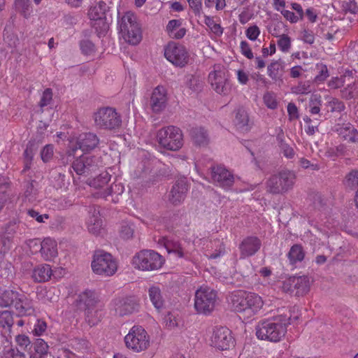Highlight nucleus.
<instances>
[{
	"mask_svg": "<svg viewBox=\"0 0 358 358\" xmlns=\"http://www.w3.org/2000/svg\"><path fill=\"white\" fill-rule=\"evenodd\" d=\"M217 294L212 289L201 287L196 290L194 299V308L198 313L208 315L215 308Z\"/></svg>",
	"mask_w": 358,
	"mask_h": 358,
	"instance_id": "10",
	"label": "nucleus"
},
{
	"mask_svg": "<svg viewBox=\"0 0 358 358\" xmlns=\"http://www.w3.org/2000/svg\"><path fill=\"white\" fill-rule=\"evenodd\" d=\"M164 246L169 253H173L178 257L189 259V254L185 252L181 244L176 241L173 240H166L164 242Z\"/></svg>",
	"mask_w": 358,
	"mask_h": 358,
	"instance_id": "29",
	"label": "nucleus"
},
{
	"mask_svg": "<svg viewBox=\"0 0 358 358\" xmlns=\"http://www.w3.org/2000/svg\"><path fill=\"white\" fill-rule=\"evenodd\" d=\"M346 185L355 188L358 187V171H351L345 177Z\"/></svg>",
	"mask_w": 358,
	"mask_h": 358,
	"instance_id": "51",
	"label": "nucleus"
},
{
	"mask_svg": "<svg viewBox=\"0 0 358 358\" xmlns=\"http://www.w3.org/2000/svg\"><path fill=\"white\" fill-rule=\"evenodd\" d=\"M150 299L157 309H160L164 306V299L160 289L157 286H152L148 290Z\"/></svg>",
	"mask_w": 358,
	"mask_h": 358,
	"instance_id": "34",
	"label": "nucleus"
},
{
	"mask_svg": "<svg viewBox=\"0 0 358 358\" xmlns=\"http://www.w3.org/2000/svg\"><path fill=\"white\" fill-rule=\"evenodd\" d=\"M295 180L296 175L293 171L283 170L269 178L266 190L273 194H283L293 187Z\"/></svg>",
	"mask_w": 358,
	"mask_h": 358,
	"instance_id": "7",
	"label": "nucleus"
},
{
	"mask_svg": "<svg viewBox=\"0 0 358 358\" xmlns=\"http://www.w3.org/2000/svg\"><path fill=\"white\" fill-rule=\"evenodd\" d=\"M347 146L343 144L338 146L330 147L327 148L325 155L328 157H338L346 155L348 153Z\"/></svg>",
	"mask_w": 358,
	"mask_h": 358,
	"instance_id": "43",
	"label": "nucleus"
},
{
	"mask_svg": "<svg viewBox=\"0 0 358 358\" xmlns=\"http://www.w3.org/2000/svg\"><path fill=\"white\" fill-rule=\"evenodd\" d=\"M284 62L279 60L273 61L267 66V73L268 76L275 82L282 80L284 72Z\"/></svg>",
	"mask_w": 358,
	"mask_h": 358,
	"instance_id": "28",
	"label": "nucleus"
},
{
	"mask_svg": "<svg viewBox=\"0 0 358 358\" xmlns=\"http://www.w3.org/2000/svg\"><path fill=\"white\" fill-rule=\"evenodd\" d=\"M99 143V138L96 134L92 132H85L79 134L76 138L75 145H73L71 150H69L70 156L73 155L78 149L87 152L95 149Z\"/></svg>",
	"mask_w": 358,
	"mask_h": 358,
	"instance_id": "17",
	"label": "nucleus"
},
{
	"mask_svg": "<svg viewBox=\"0 0 358 358\" xmlns=\"http://www.w3.org/2000/svg\"><path fill=\"white\" fill-rule=\"evenodd\" d=\"M52 275L50 265L41 264L36 266L32 271V278L35 282H44L48 281Z\"/></svg>",
	"mask_w": 358,
	"mask_h": 358,
	"instance_id": "26",
	"label": "nucleus"
},
{
	"mask_svg": "<svg viewBox=\"0 0 358 358\" xmlns=\"http://www.w3.org/2000/svg\"><path fill=\"white\" fill-rule=\"evenodd\" d=\"M134 234V224L127 222H123L120 229V236L124 240L133 238Z\"/></svg>",
	"mask_w": 358,
	"mask_h": 358,
	"instance_id": "44",
	"label": "nucleus"
},
{
	"mask_svg": "<svg viewBox=\"0 0 358 358\" xmlns=\"http://www.w3.org/2000/svg\"><path fill=\"white\" fill-rule=\"evenodd\" d=\"M262 241L257 236H248L244 238L239 245L240 257L242 259L251 257L260 249Z\"/></svg>",
	"mask_w": 358,
	"mask_h": 358,
	"instance_id": "21",
	"label": "nucleus"
},
{
	"mask_svg": "<svg viewBox=\"0 0 358 358\" xmlns=\"http://www.w3.org/2000/svg\"><path fill=\"white\" fill-rule=\"evenodd\" d=\"M245 34L250 40L255 41L260 34V29L257 25H252L246 29Z\"/></svg>",
	"mask_w": 358,
	"mask_h": 358,
	"instance_id": "61",
	"label": "nucleus"
},
{
	"mask_svg": "<svg viewBox=\"0 0 358 358\" xmlns=\"http://www.w3.org/2000/svg\"><path fill=\"white\" fill-rule=\"evenodd\" d=\"M38 148L39 145L35 141H29L27 144V147L23 153L24 168L22 171V173H25L31 169L34 157L37 152Z\"/></svg>",
	"mask_w": 358,
	"mask_h": 358,
	"instance_id": "24",
	"label": "nucleus"
},
{
	"mask_svg": "<svg viewBox=\"0 0 358 358\" xmlns=\"http://www.w3.org/2000/svg\"><path fill=\"white\" fill-rule=\"evenodd\" d=\"M34 180L27 181L24 185V196L29 201H33L36 199L37 189L34 187Z\"/></svg>",
	"mask_w": 358,
	"mask_h": 358,
	"instance_id": "45",
	"label": "nucleus"
},
{
	"mask_svg": "<svg viewBox=\"0 0 358 358\" xmlns=\"http://www.w3.org/2000/svg\"><path fill=\"white\" fill-rule=\"evenodd\" d=\"M124 191V187L122 183H113L110 187L104 189L101 192V196L107 198L109 196H113L115 195L116 196L121 195Z\"/></svg>",
	"mask_w": 358,
	"mask_h": 358,
	"instance_id": "38",
	"label": "nucleus"
},
{
	"mask_svg": "<svg viewBox=\"0 0 358 358\" xmlns=\"http://www.w3.org/2000/svg\"><path fill=\"white\" fill-rule=\"evenodd\" d=\"M32 245L40 248L41 256L45 261H51L57 256V242L50 238H46L41 242L38 239L31 240L30 246Z\"/></svg>",
	"mask_w": 358,
	"mask_h": 358,
	"instance_id": "19",
	"label": "nucleus"
},
{
	"mask_svg": "<svg viewBox=\"0 0 358 358\" xmlns=\"http://www.w3.org/2000/svg\"><path fill=\"white\" fill-rule=\"evenodd\" d=\"M328 106L331 112H341L345 109V105L343 101L338 99H332L328 102Z\"/></svg>",
	"mask_w": 358,
	"mask_h": 358,
	"instance_id": "57",
	"label": "nucleus"
},
{
	"mask_svg": "<svg viewBox=\"0 0 358 358\" xmlns=\"http://www.w3.org/2000/svg\"><path fill=\"white\" fill-rule=\"evenodd\" d=\"M80 48L82 52L85 55H90L95 51L94 43L89 40L81 41Z\"/></svg>",
	"mask_w": 358,
	"mask_h": 358,
	"instance_id": "60",
	"label": "nucleus"
},
{
	"mask_svg": "<svg viewBox=\"0 0 358 358\" xmlns=\"http://www.w3.org/2000/svg\"><path fill=\"white\" fill-rule=\"evenodd\" d=\"M15 6L17 10L25 18H28L30 16L31 10L29 0H15Z\"/></svg>",
	"mask_w": 358,
	"mask_h": 358,
	"instance_id": "40",
	"label": "nucleus"
},
{
	"mask_svg": "<svg viewBox=\"0 0 358 358\" xmlns=\"http://www.w3.org/2000/svg\"><path fill=\"white\" fill-rule=\"evenodd\" d=\"M316 68L318 70V74L315 77L314 80L318 83L324 82L329 76L327 66L323 64H317Z\"/></svg>",
	"mask_w": 358,
	"mask_h": 358,
	"instance_id": "48",
	"label": "nucleus"
},
{
	"mask_svg": "<svg viewBox=\"0 0 358 358\" xmlns=\"http://www.w3.org/2000/svg\"><path fill=\"white\" fill-rule=\"evenodd\" d=\"M118 29L121 37L131 45L138 44L142 38L141 30L134 13L127 11L118 18Z\"/></svg>",
	"mask_w": 358,
	"mask_h": 358,
	"instance_id": "4",
	"label": "nucleus"
},
{
	"mask_svg": "<svg viewBox=\"0 0 358 358\" xmlns=\"http://www.w3.org/2000/svg\"><path fill=\"white\" fill-rule=\"evenodd\" d=\"M52 90L50 88L45 89L41 96L38 106L41 108L50 105L52 101Z\"/></svg>",
	"mask_w": 358,
	"mask_h": 358,
	"instance_id": "50",
	"label": "nucleus"
},
{
	"mask_svg": "<svg viewBox=\"0 0 358 358\" xmlns=\"http://www.w3.org/2000/svg\"><path fill=\"white\" fill-rule=\"evenodd\" d=\"M216 243H217L218 248L215 249L213 252H208V253L206 254L208 259H217L223 255L225 252V248L223 243H220L219 241Z\"/></svg>",
	"mask_w": 358,
	"mask_h": 358,
	"instance_id": "59",
	"label": "nucleus"
},
{
	"mask_svg": "<svg viewBox=\"0 0 358 358\" xmlns=\"http://www.w3.org/2000/svg\"><path fill=\"white\" fill-rule=\"evenodd\" d=\"M14 324L13 312L3 310L0 312V327L6 329L8 334H11V329Z\"/></svg>",
	"mask_w": 358,
	"mask_h": 358,
	"instance_id": "32",
	"label": "nucleus"
},
{
	"mask_svg": "<svg viewBox=\"0 0 358 358\" xmlns=\"http://www.w3.org/2000/svg\"><path fill=\"white\" fill-rule=\"evenodd\" d=\"M108 10L109 6L106 1L101 0L91 6L88 11L90 19L94 22L92 27L100 33L104 32L108 29V24L106 22V14Z\"/></svg>",
	"mask_w": 358,
	"mask_h": 358,
	"instance_id": "13",
	"label": "nucleus"
},
{
	"mask_svg": "<svg viewBox=\"0 0 358 358\" xmlns=\"http://www.w3.org/2000/svg\"><path fill=\"white\" fill-rule=\"evenodd\" d=\"M164 320L166 323V326L169 329H173L178 325V320L173 313H169L165 315Z\"/></svg>",
	"mask_w": 358,
	"mask_h": 358,
	"instance_id": "64",
	"label": "nucleus"
},
{
	"mask_svg": "<svg viewBox=\"0 0 358 358\" xmlns=\"http://www.w3.org/2000/svg\"><path fill=\"white\" fill-rule=\"evenodd\" d=\"M95 125L100 129H114L122 123L120 115L113 108L99 109L94 114Z\"/></svg>",
	"mask_w": 358,
	"mask_h": 358,
	"instance_id": "12",
	"label": "nucleus"
},
{
	"mask_svg": "<svg viewBox=\"0 0 358 358\" xmlns=\"http://www.w3.org/2000/svg\"><path fill=\"white\" fill-rule=\"evenodd\" d=\"M305 256L303 248L298 244L294 245L288 252V258L292 264L301 262Z\"/></svg>",
	"mask_w": 358,
	"mask_h": 358,
	"instance_id": "35",
	"label": "nucleus"
},
{
	"mask_svg": "<svg viewBox=\"0 0 358 358\" xmlns=\"http://www.w3.org/2000/svg\"><path fill=\"white\" fill-rule=\"evenodd\" d=\"M80 300L86 306L85 310V320L90 326L98 324L101 317V310L98 309L95 304L96 301L93 297V292L86 291L80 295Z\"/></svg>",
	"mask_w": 358,
	"mask_h": 358,
	"instance_id": "15",
	"label": "nucleus"
},
{
	"mask_svg": "<svg viewBox=\"0 0 358 358\" xmlns=\"http://www.w3.org/2000/svg\"><path fill=\"white\" fill-rule=\"evenodd\" d=\"M290 319L289 313H284L259 321L255 327L257 337L260 340L279 342L287 333Z\"/></svg>",
	"mask_w": 358,
	"mask_h": 358,
	"instance_id": "1",
	"label": "nucleus"
},
{
	"mask_svg": "<svg viewBox=\"0 0 358 358\" xmlns=\"http://www.w3.org/2000/svg\"><path fill=\"white\" fill-rule=\"evenodd\" d=\"M209 82L213 89L220 94L227 95L231 91L228 71L224 66H214L213 71L208 75Z\"/></svg>",
	"mask_w": 358,
	"mask_h": 358,
	"instance_id": "11",
	"label": "nucleus"
},
{
	"mask_svg": "<svg viewBox=\"0 0 358 358\" xmlns=\"http://www.w3.org/2000/svg\"><path fill=\"white\" fill-rule=\"evenodd\" d=\"M313 90L311 83L309 80L301 81L292 87V92L296 94H308Z\"/></svg>",
	"mask_w": 358,
	"mask_h": 358,
	"instance_id": "42",
	"label": "nucleus"
},
{
	"mask_svg": "<svg viewBox=\"0 0 358 358\" xmlns=\"http://www.w3.org/2000/svg\"><path fill=\"white\" fill-rule=\"evenodd\" d=\"M210 345L219 350H228L234 345L231 331L223 327L215 328L210 337Z\"/></svg>",
	"mask_w": 358,
	"mask_h": 358,
	"instance_id": "16",
	"label": "nucleus"
},
{
	"mask_svg": "<svg viewBox=\"0 0 358 358\" xmlns=\"http://www.w3.org/2000/svg\"><path fill=\"white\" fill-rule=\"evenodd\" d=\"M249 117L247 112L243 108L236 110L235 123L238 129L242 131L248 130Z\"/></svg>",
	"mask_w": 358,
	"mask_h": 358,
	"instance_id": "33",
	"label": "nucleus"
},
{
	"mask_svg": "<svg viewBox=\"0 0 358 358\" xmlns=\"http://www.w3.org/2000/svg\"><path fill=\"white\" fill-rule=\"evenodd\" d=\"M72 168L78 175L90 174L87 167V164L85 162V157L83 155L77 158L73 162Z\"/></svg>",
	"mask_w": 358,
	"mask_h": 358,
	"instance_id": "41",
	"label": "nucleus"
},
{
	"mask_svg": "<svg viewBox=\"0 0 358 358\" xmlns=\"http://www.w3.org/2000/svg\"><path fill=\"white\" fill-rule=\"evenodd\" d=\"M229 303L234 311L248 319L258 315L264 305L263 299L257 294L242 291L232 292L229 296Z\"/></svg>",
	"mask_w": 358,
	"mask_h": 358,
	"instance_id": "2",
	"label": "nucleus"
},
{
	"mask_svg": "<svg viewBox=\"0 0 358 358\" xmlns=\"http://www.w3.org/2000/svg\"><path fill=\"white\" fill-rule=\"evenodd\" d=\"M166 91L163 86L156 87L151 95L150 106L155 113L162 111L166 105Z\"/></svg>",
	"mask_w": 358,
	"mask_h": 358,
	"instance_id": "22",
	"label": "nucleus"
},
{
	"mask_svg": "<svg viewBox=\"0 0 358 358\" xmlns=\"http://www.w3.org/2000/svg\"><path fill=\"white\" fill-rule=\"evenodd\" d=\"M204 23L216 37H220L222 35L224 29L220 24L215 22L213 17L204 15Z\"/></svg>",
	"mask_w": 358,
	"mask_h": 358,
	"instance_id": "37",
	"label": "nucleus"
},
{
	"mask_svg": "<svg viewBox=\"0 0 358 358\" xmlns=\"http://www.w3.org/2000/svg\"><path fill=\"white\" fill-rule=\"evenodd\" d=\"M164 259L154 250H143L137 252L132 259V265L141 271H155L162 268Z\"/></svg>",
	"mask_w": 358,
	"mask_h": 358,
	"instance_id": "6",
	"label": "nucleus"
},
{
	"mask_svg": "<svg viewBox=\"0 0 358 358\" xmlns=\"http://www.w3.org/2000/svg\"><path fill=\"white\" fill-rule=\"evenodd\" d=\"M53 145L48 144L46 145L41 152V158L43 162H48L53 157L54 150Z\"/></svg>",
	"mask_w": 358,
	"mask_h": 358,
	"instance_id": "55",
	"label": "nucleus"
},
{
	"mask_svg": "<svg viewBox=\"0 0 358 358\" xmlns=\"http://www.w3.org/2000/svg\"><path fill=\"white\" fill-rule=\"evenodd\" d=\"M85 162L87 164V167L89 173L95 171L99 168V159L94 156H84Z\"/></svg>",
	"mask_w": 358,
	"mask_h": 358,
	"instance_id": "53",
	"label": "nucleus"
},
{
	"mask_svg": "<svg viewBox=\"0 0 358 358\" xmlns=\"http://www.w3.org/2000/svg\"><path fill=\"white\" fill-rule=\"evenodd\" d=\"M294 284H295L294 277L289 278L283 282L282 287V290L285 292L296 296V286L294 285Z\"/></svg>",
	"mask_w": 358,
	"mask_h": 358,
	"instance_id": "52",
	"label": "nucleus"
},
{
	"mask_svg": "<svg viewBox=\"0 0 358 358\" xmlns=\"http://www.w3.org/2000/svg\"><path fill=\"white\" fill-rule=\"evenodd\" d=\"M277 45L279 49L283 52H288L291 48V38L287 34H282L278 36Z\"/></svg>",
	"mask_w": 358,
	"mask_h": 358,
	"instance_id": "47",
	"label": "nucleus"
},
{
	"mask_svg": "<svg viewBox=\"0 0 358 358\" xmlns=\"http://www.w3.org/2000/svg\"><path fill=\"white\" fill-rule=\"evenodd\" d=\"M336 131L344 141L358 145V130L353 125L343 124L338 127Z\"/></svg>",
	"mask_w": 358,
	"mask_h": 358,
	"instance_id": "25",
	"label": "nucleus"
},
{
	"mask_svg": "<svg viewBox=\"0 0 358 358\" xmlns=\"http://www.w3.org/2000/svg\"><path fill=\"white\" fill-rule=\"evenodd\" d=\"M294 279V285L296 286V296H303L310 290V280L306 275L293 276Z\"/></svg>",
	"mask_w": 358,
	"mask_h": 358,
	"instance_id": "30",
	"label": "nucleus"
},
{
	"mask_svg": "<svg viewBox=\"0 0 358 358\" xmlns=\"http://www.w3.org/2000/svg\"><path fill=\"white\" fill-rule=\"evenodd\" d=\"M27 214L32 218L35 219L38 223H44L45 220L49 218L48 214H40L38 211L30 209L28 210Z\"/></svg>",
	"mask_w": 358,
	"mask_h": 358,
	"instance_id": "62",
	"label": "nucleus"
},
{
	"mask_svg": "<svg viewBox=\"0 0 358 358\" xmlns=\"http://www.w3.org/2000/svg\"><path fill=\"white\" fill-rule=\"evenodd\" d=\"M13 306L20 317L34 314L35 309L31 299L24 294L14 290H6L0 295V307Z\"/></svg>",
	"mask_w": 358,
	"mask_h": 358,
	"instance_id": "3",
	"label": "nucleus"
},
{
	"mask_svg": "<svg viewBox=\"0 0 358 358\" xmlns=\"http://www.w3.org/2000/svg\"><path fill=\"white\" fill-rule=\"evenodd\" d=\"M124 342L127 348L141 352L150 346V337L142 327L134 326L124 337Z\"/></svg>",
	"mask_w": 358,
	"mask_h": 358,
	"instance_id": "9",
	"label": "nucleus"
},
{
	"mask_svg": "<svg viewBox=\"0 0 358 358\" xmlns=\"http://www.w3.org/2000/svg\"><path fill=\"white\" fill-rule=\"evenodd\" d=\"M139 304L135 296H127L114 301L115 313L120 316H125L138 311Z\"/></svg>",
	"mask_w": 358,
	"mask_h": 358,
	"instance_id": "20",
	"label": "nucleus"
},
{
	"mask_svg": "<svg viewBox=\"0 0 358 358\" xmlns=\"http://www.w3.org/2000/svg\"><path fill=\"white\" fill-rule=\"evenodd\" d=\"M110 175L108 172L104 171L90 182V186L95 189H102L110 181Z\"/></svg>",
	"mask_w": 358,
	"mask_h": 358,
	"instance_id": "39",
	"label": "nucleus"
},
{
	"mask_svg": "<svg viewBox=\"0 0 358 358\" xmlns=\"http://www.w3.org/2000/svg\"><path fill=\"white\" fill-rule=\"evenodd\" d=\"M87 229L89 231L94 235H98L102 230V220L97 215H93L87 221Z\"/></svg>",
	"mask_w": 358,
	"mask_h": 358,
	"instance_id": "36",
	"label": "nucleus"
},
{
	"mask_svg": "<svg viewBox=\"0 0 358 358\" xmlns=\"http://www.w3.org/2000/svg\"><path fill=\"white\" fill-rule=\"evenodd\" d=\"M92 268L96 274L111 276L117 271V264L110 253L98 250L93 255Z\"/></svg>",
	"mask_w": 358,
	"mask_h": 358,
	"instance_id": "8",
	"label": "nucleus"
},
{
	"mask_svg": "<svg viewBox=\"0 0 358 358\" xmlns=\"http://www.w3.org/2000/svg\"><path fill=\"white\" fill-rule=\"evenodd\" d=\"M48 345L41 338L36 339L34 343L35 353L38 355L45 356L48 352Z\"/></svg>",
	"mask_w": 358,
	"mask_h": 358,
	"instance_id": "49",
	"label": "nucleus"
},
{
	"mask_svg": "<svg viewBox=\"0 0 358 358\" xmlns=\"http://www.w3.org/2000/svg\"><path fill=\"white\" fill-rule=\"evenodd\" d=\"M280 150L284 155V156L288 159H292L294 158L295 155V152L292 147H291L287 143L283 142L282 141H280Z\"/></svg>",
	"mask_w": 358,
	"mask_h": 358,
	"instance_id": "58",
	"label": "nucleus"
},
{
	"mask_svg": "<svg viewBox=\"0 0 358 358\" xmlns=\"http://www.w3.org/2000/svg\"><path fill=\"white\" fill-rule=\"evenodd\" d=\"M342 8L345 12L350 13H357L358 12V5L355 0H344L342 2Z\"/></svg>",
	"mask_w": 358,
	"mask_h": 358,
	"instance_id": "56",
	"label": "nucleus"
},
{
	"mask_svg": "<svg viewBox=\"0 0 358 358\" xmlns=\"http://www.w3.org/2000/svg\"><path fill=\"white\" fill-rule=\"evenodd\" d=\"M17 228L18 225L15 221L9 222L6 224L1 236V240L4 247L8 248L10 247Z\"/></svg>",
	"mask_w": 358,
	"mask_h": 358,
	"instance_id": "27",
	"label": "nucleus"
},
{
	"mask_svg": "<svg viewBox=\"0 0 358 358\" xmlns=\"http://www.w3.org/2000/svg\"><path fill=\"white\" fill-rule=\"evenodd\" d=\"M264 104L270 109H275L278 107V101L275 94L272 92H266L263 96Z\"/></svg>",
	"mask_w": 358,
	"mask_h": 358,
	"instance_id": "46",
	"label": "nucleus"
},
{
	"mask_svg": "<svg viewBox=\"0 0 358 358\" xmlns=\"http://www.w3.org/2000/svg\"><path fill=\"white\" fill-rule=\"evenodd\" d=\"M189 8L196 16L200 17L203 13L201 0H187Z\"/></svg>",
	"mask_w": 358,
	"mask_h": 358,
	"instance_id": "54",
	"label": "nucleus"
},
{
	"mask_svg": "<svg viewBox=\"0 0 358 358\" xmlns=\"http://www.w3.org/2000/svg\"><path fill=\"white\" fill-rule=\"evenodd\" d=\"M190 135L194 142L199 145L208 143V134L203 127H194L190 130Z\"/></svg>",
	"mask_w": 358,
	"mask_h": 358,
	"instance_id": "31",
	"label": "nucleus"
},
{
	"mask_svg": "<svg viewBox=\"0 0 358 358\" xmlns=\"http://www.w3.org/2000/svg\"><path fill=\"white\" fill-rule=\"evenodd\" d=\"M46 329V322H44L43 320H38L37 322L34 325L33 334L35 336H41L45 331Z\"/></svg>",
	"mask_w": 358,
	"mask_h": 358,
	"instance_id": "63",
	"label": "nucleus"
},
{
	"mask_svg": "<svg viewBox=\"0 0 358 358\" xmlns=\"http://www.w3.org/2000/svg\"><path fill=\"white\" fill-rule=\"evenodd\" d=\"M164 56L167 60L176 66L182 67L189 61V54L185 46L175 42H170L164 49Z\"/></svg>",
	"mask_w": 358,
	"mask_h": 358,
	"instance_id": "14",
	"label": "nucleus"
},
{
	"mask_svg": "<svg viewBox=\"0 0 358 358\" xmlns=\"http://www.w3.org/2000/svg\"><path fill=\"white\" fill-rule=\"evenodd\" d=\"M187 188V183L185 179L177 180L170 192V201L174 205H178L183 201L186 196Z\"/></svg>",
	"mask_w": 358,
	"mask_h": 358,
	"instance_id": "23",
	"label": "nucleus"
},
{
	"mask_svg": "<svg viewBox=\"0 0 358 358\" xmlns=\"http://www.w3.org/2000/svg\"><path fill=\"white\" fill-rule=\"evenodd\" d=\"M210 174L213 182L219 187L229 189L234 182V175L221 165L214 166L210 168Z\"/></svg>",
	"mask_w": 358,
	"mask_h": 358,
	"instance_id": "18",
	"label": "nucleus"
},
{
	"mask_svg": "<svg viewBox=\"0 0 358 358\" xmlns=\"http://www.w3.org/2000/svg\"><path fill=\"white\" fill-rule=\"evenodd\" d=\"M156 138L162 148L171 151L179 150L184 143L181 129L173 125L161 128L158 130Z\"/></svg>",
	"mask_w": 358,
	"mask_h": 358,
	"instance_id": "5",
	"label": "nucleus"
}]
</instances>
